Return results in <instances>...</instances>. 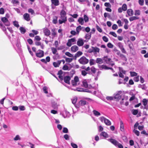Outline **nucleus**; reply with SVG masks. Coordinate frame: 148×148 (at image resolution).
Instances as JSON below:
<instances>
[{
  "instance_id": "45",
  "label": "nucleus",
  "mask_w": 148,
  "mask_h": 148,
  "mask_svg": "<svg viewBox=\"0 0 148 148\" xmlns=\"http://www.w3.org/2000/svg\"><path fill=\"white\" fill-rule=\"evenodd\" d=\"M119 71L120 72H121L123 74H126V71L125 70H124L123 68L122 67H119Z\"/></svg>"
},
{
  "instance_id": "14",
  "label": "nucleus",
  "mask_w": 148,
  "mask_h": 148,
  "mask_svg": "<svg viewBox=\"0 0 148 148\" xmlns=\"http://www.w3.org/2000/svg\"><path fill=\"white\" fill-rule=\"evenodd\" d=\"M79 104L81 106H84L85 105L88 106V102L85 100H81L79 102Z\"/></svg>"
},
{
  "instance_id": "42",
  "label": "nucleus",
  "mask_w": 148,
  "mask_h": 148,
  "mask_svg": "<svg viewBox=\"0 0 148 148\" xmlns=\"http://www.w3.org/2000/svg\"><path fill=\"white\" fill-rule=\"evenodd\" d=\"M84 19L85 23H87L89 21V18L86 14L84 15Z\"/></svg>"
},
{
  "instance_id": "64",
  "label": "nucleus",
  "mask_w": 148,
  "mask_h": 148,
  "mask_svg": "<svg viewBox=\"0 0 148 148\" xmlns=\"http://www.w3.org/2000/svg\"><path fill=\"white\" fill-rule=\"evenodd\" d=\"M107 46L110 48H112L114 47V45L110 42H109L107 44Z\"/></svg>"
},
{
  "instance_id": "35",
  "label": "nucleus",
  "mask_w": 148,
  "mask_h": 148,
  "mask_svg": "<svg viewBox=\"0 0 148 148\" xmlns=\"http://www.w3.org/2000/svg\"><path fill=\"white\" fill-rule=\"evenodd\" d=\"M116 45L120 49L124 47L123 44L120 42L117 43H116Z\"/></svg>"
},
{
  "instance_id": "48",
  "label": "nucleus",
  "mask_w": 148,
  "mask_h": 148,
  "mask_svg": "<svg viewBox=\"0 0 148 148\" xmlns=\"http://www.w3.org/2000/svg\"><path fill=\"white\" fill-rule=\"evenodd\" d=\"M76 91L79 92H84L85 91V90H86V89H84L83 88H76Z\"/></svg>"
},
{
  "instance_id": "29",
  "label": "nucleus",
  "mask_w": 148,
  "mask_h": 148,
  "mask_svg": "<svg viewBox=\"0 0 148 148\" xmlns=\"http://www.w3.org/2000/svg\"><path fill=\"white\" fill-rule=\"evenodd\" d=\"M78 21L81 25H83L84 23V19L82 17H79L78 20Z\"/></svg>"
},
{
  "instance_id": "56",
  "label": "nucleus",
  "mask_w": 148,
  "mask_h": 148,
  "mask_svg": "<svg viewBox=\"0 0 148 148\" xmlns=\"http://www.w3.org/2000/svg\"><path fill=\"white\" fill-rule=\"evenodd\" d=\"M73 60V58H66V62L68 63L71 62Z\"/></svg>"
},
{
  "instance_id": "4",
  "label": "nucleus",
  "mask_w": 148,
  "mask_h": 148,
  "mask_svg": "<svg viewBox=\"0 0 148 148\" xmlns=\"http://www.w3.org/2000/svg\"><path fill=\"white\" fill-rule=\"evenodd\" d=\"M78 62L83 65H85L87 64L89 62V60L84 56L81 57L78 60Z\"/></svg>"
},
{
  "instance_id": "61",
  "label": "nucleus",
  "mask_w": 148,
  "mask_h": 148,
  "mask_svg": "<svg viewBox=\"0 0 148 148\" xmlns=\"http://www.w3.org/2000/svg\"><path fill=\"white\" fill-rule=\"evenodd\" d=\"M18 107L20 111H24L25 110V107L24 106H19Z\"/></svg>"
},
{
  "instance_id": "46",
  "label": "nucleus",
  "mask_w": 148,
  "mask_h": 148,
  "mask_svg": "<svg viewBox=\"0 0 148 148\" xmlns=\"http://www.w3.org/2000/svg\"><path fill=\"white\" fill-rule=\"evenodd\" d=\"M70 137V136L67 134H65L63 136V138L67 140H69Z\"/></svg>"
},
{
  "instance_id": "60",
  "label": "nucleus",
  "mask_w": 148,
  "mask_h": 148,
  "mask_svg": "<svg viewBox=\"0 0 148 148\" xmlns=\"http://www.w3.org/2000/svg\"><path fill=\"white\" fill-rule=\"evenodd\" d=\"M82 52L80 51H79L77 52V53L75 54L76 56L78 57L81 56L82 54Z\"/></svg>"
},
{
  "instance_id": "20",
  "label": "nucleus",
  "mask_w": 148,
  "mask_h": 148,
  "mask_svg": "<svg viewBox=\"0 0 148 148\" xmlns=\"http://www.w3.org/2000/svg\"><path fill=\"white\" fill-rule=\"evenodd\" d=\"M75 73V71L74 69H72L71 71L70 72H67L66 73L72 77H73V75Z\"/></svg>"
},
{
  "instance_id": "13",
  "label": "nucleus",
  "mask_w": 148,
  "mask_h": 148,
  "mask_svg": "<svg viewBox=\"0 0 148 148\" xmlns=\"http://www.w3.org/2000/svg\"><path fill=\"white\" fill-rule=\"evenodd\" d=\"M98 66L99 68L101 70H102L103 69L105 70H108L109 67L106 65L104 64H103L102 65H98Z\"/></svg>"
},
{
  "instance_id": "19",
  "label": "nucleus",
  "mask_w": 148,
  "mask_h": 148,
  "mask_svg": "<svg viewBox=\"0 0 148 148\" xmlns=\"http://www.w3.org/2000/svg\"><path fill=\"white\" fill-rule=\"evenodd\" d=\"M92 48V49L93 52L94 53H99V49L97 47H91Z\"/></svg>"
},
{
  "instance_id": "55",
  "label": "nucleus",
  "mask_w": 148,
  "mask_h": 148,
  "mask_svg": "<svg viewBox=\"0 0 148 148\" xmlns=\"http://www.w3.org/2000/svg\"><path fill=\"white\" fill-rule=\"evenodd\" d=\"M104 16L105 18L108 17V18H110L111 17V16L110 14L108 13L105 12L104 14Z\"/></svg>"
},
{
  "instance_id": "26",
  "label": "nucleus",
  "mask_w": 148,
  "mask_h": 148,
  "mask_svg": "<svg viewBox=\"0 0 148 148\" xmlns=\"http://www.w3.org/2000/svg\"><path fill=\"white\" fill-rule=\"evenodd\" d=\"M83 86L85 88H88V83L86 79L84 80L82 82Z\"/></svg>"
},
{
  "instance_id": "8",
  "label": "nucleus",
  "mask_w": 148,
  "mask_h": 148,
  "mask_svg": "<svg viewBox=\"0 0 148 148\" xmlns=\"http://www.w3.org/2000/svg\"><path fill=\"white\" fill-rule=\"evenodd\" d=\"M71 77L69 75H66L63 77V80L65 83L68 84H70V80Z\"/></svg>"
},
{
  "instance_id": "2",
  "label": "nucleus",
  "mask_w": 148,
  "mask_h": 148,
  "mask_svg": "<svg viewBox=\"0 0 148 148\" xmlns=\"http://www.w3.org/2000/svg\"><path fill=\"white\" fill-rule=\"evenodd\" d=\"M108 140L114 145L115 146L118 148H123V145L114 139L110 138L108 139Z\"/></svg>"
},
{
  "instance_id": "31",
  "label": "nucleus",
  "mask_w": 148,
  "mask_h": 148,
  "mask_svg": "<svg viewBox=\"0 0 148 148\" xmlns=\"http://www.w3.org/2000/svg\"><path fill=\"white\" fill-rule=\"evenodd\" d=\"M95 60L93 59H90L89 60V64L90 66L95 65L96 64Z\"/></svg>"
},
{
  "instance_id": "25",
  "label": "nucleus",
  "mask_w": 148,
  "mask_h": 148,
  "mask_svg": "<svg viewBox=\"0 0 148 148\" xmlns=\"http://www.w3.org/2000/svg\"><path fill=\"white\" fill-rule=\"evenodd\" d=\"M60 64V62L59 60L57 62H54L53 63V65L55 67H59Z\"/></svg>"
},
{
  "instance_id": "40",
  "label": "nucleus",
  "mask_w": 148,
  "mask_h": 148,
  "mask_svg": "<svg viewBox=\"0 0 148 148\" xmlns=\"http://www.w3.org/2000/svg\"><path fill=\"white\" fill-rule=\"evenodd\" d=\"M12 23L13 25L15 27L17 28L19 27V25L18 24V21H15L13 22Z\"/></svg>"
},
{
  "instance_id": "16",
  "label": "nucleus",
  "mask_w": 148,
  "mask_h": 148,
  "mask_svg": "<svg viewBox=\"0 0 148 148\" xmlns=\"http://www.w3.org/2000/svg\"><path fill=\"white\" fill-rule=\"evenodd\" d=\"M16 45L18 48V50L20 51H21V46L20 41L19 40L18 38L16 41Z\"/></svg>"
},
{
  "instance_id": "63",
  "label": "nucleus",
  "mask_w": 148,
  "mask_h": 148,
  "mask_svg": "<svg viewBox=\"0 0 148 148\" xmlns=\"http://www.w3.org/2000/svg\"><path fill=\"white\" fill-rule=\"evenodd\" d=\"M122 138L124 142H126L128 141L127 137L125 136H122Z\"/></svg>"
},
{
  "instance_id": "41",
  "label": "nucleus",
  "mask_w": 148,
  "mask_h": 148,
  "mask_svg": "<svg viewBox=\"0 0 148 148\" xmlns=\"http://www.w3.org/2000/svg\"><path fill=\"white\" fill-rule=\"evenodd\" d=\"M130 76L132 77H133L134 76H136L138 74L136 72L134 71H130Z\"/></svg>"
},
{
  "instance_id": "34",
  "label": "nucleus",
  "mask_w": 148,
  "mask_h": 148,
  "mask_svg": "<svg viewBox=\"0 0 148 148\" xmlns=\"http://www.w3.org/2000/svg\"><path fill=\"white\" fill-rule=\"evenodd\" d=\"M93 112L94 115L95 116H98L101 115L100 113L95 110H94L93 111Z\"/></svg>"
},
{
  "instance_id": "10",
  "label": "nucleus",
  "mask_w": 148,
  "mask_h": 148,
  "mask_svg": "<svg viewBox=\"0 0 148 148\" xmlns=\"http://www.w3.org/2000/svg\"><path fill=\"white\" fill-rule=\"evenodd\" d=\"M127 15H126V17H128V16H131L134 14V12L133 10L131 9H129L127 10Z\"/></svg>"
},
{
  "instance_id": "49",
  "label": "nucleus",
  "mask_w": 148,
  "mask_h": 148,
  "mask_svg": "<svg viewBox=\"0 0 148 148\" xmlns=\"http://www.w3.org/2000/svg\"><path fill=\"white\" fill-rule=\"evenodd\" d=\"M14 141H17L18 140H20L21 139V138L18 135H17L13 138Z\"/></svg>"
},
{
  "instance_id": "17",
  "label": "nucleus",
  "mask_w": 148,
  "mask_h": 148,
  "mask_svg": "<svg viewBox=\"0 0 148 148\" xmlns=\"http://www.w3.org/2000/svg\"><path fill=\"white\" fill-rule=\"evenodd\" d=\"M52 4L54 6H58L60 5L59 0H51Z\"/></svg>"
},
{
  "instance_id": "32",
  "label": "nucleus",
  "mask_w": 148,
  "mask_h": 148,
  "mask_svg": "<svg viewBox=\"0 0 148 148\" xmlns=\"http://www.w3.org/2000/svg\"><path fill=\"white\" fill-rule=\"evenodd\" d=\"M139 17L136 16H131L129 18V20L130 21L132 22L134 20L138 19Z\"/></svg>"
},
{
  "instance_id": "24",
  "label": "nucleus",
  "mask_w": 148,
  "mask_h": 148,
  "mask_svg": "<svg viewBox=\"0 0 148 148\" xmlns=\"http://www.w3.org/2000/svg\"><path fill=\"white\" fill-rule=\"evenodd\" d=\"M104 123L107 125H111V121L108 119L106 118L104 120Z\"/></svg>"
},
{
  "instance_id": "53",
  "label": "nucleus",
  "mask_w": 148,
  "mask_h": 148,
  "mask_svg": "<svg viewBox=\"0 0 148 148\" xmlns=\"http://www.w3.org/2000/svg\"><path fill=\"white\" fill-rule=\"evenodd\" d=\"M51 49L53 53L55 54L57 52V50L56 48L52 47L51 48Z\"/></svg>"
},
{
  "instance_id": "3",
  "label": "nucleus",
  "mask_w": 148,
  "mask_h": 148,
  "mask_svg": "<svg viewBox=\"0 0 148 148\" xmlns=\"http://www.w3.org/2000/svg\"><path fill=\"white\" fill-rule=\"evenodd\" d=\"M121 91H119L116 92L114 95V99H116V101H119L120 100L122 99V100H124V98H122V96L121 94L122 93Z\"/></svg>"
},
{
  "instance_id": "21",
  "label": "nucleus",
  "mask_w": 148,
  "mask_h": 148,
  "mask_svg": "<svg viewBox=\"0 0 148 148\" xmlns=\"http://www.w3.org/2000/svg\"><path fill=\"white\" fill-rule=\"evenodd\" d=\"M108 134L105 132H102L100 134V136L103 137L105 138H106L108 137Z\"/></svg>"
},
{
  "instance_id": "43",
  "label": "nucleus",
  "mask_w": 148,
  "mask_h": 148,
  "mask_svg": "<svg viewBox=\"0 0 148 148\" xmlns=\"http://www.w3.org/2000/svg\"><path fill=\"white\" fill-rule=\"evenodd\" d=\"M121 8H122L124 11H126L127 10V6L125 3H124L123 4Z\"/></svg>"
},
{
  "instance_id": "37",
  "label": "nucleus",
  "mask_w": 148,
  "mask_h": 148,
  "mask_svg": "<svg viewBox=\"0 0 148 148\" xmlns=\"http://www.w3.org/2000/svg\"><path fill=\"white\" fill-rule=\"evenodd\" d=\"M58 18L57 16H55L53 17V24H56L58 23Z\"/></svg>"
},
{
  "instance_id": "58",
  "label": "nucleus",
  "mask_w": 148,
  "mask_h": 148,
  "mask_svg": "<svg viewBox=\"0 0 148 148\" xmlns=\"http://www.w3.org/2000/svg\"><path fill=\"white\" fill-rule=\"evenodd\" d=\"M140 11L139 10H136L134 11V15L135 16L139 15L140 14Z\"/></svg>"
},
{
  "instance_id": "39",
  "label": "nucleus",
  "mask_w": 148,
  "mask_h": 148,
  "mask_svg": "<svg viewBox=\"0 0 148 148\" xmlns=\"http://www.w3.org/2000/svg\"><path fill=\"white\" fill-rule=\"evenodd\" d=\"M138 112V109H133L132 110V114L134 115H137Z\"/></svg>"
},
{
  "instance_id": "54",
  "label": "nucleus",
  "mask_w": 148,
  "mask_h": 148,
  "mask_svg": "<svg viewBox=\"0 0 148 148\" xmlns=\"http://www.w3.org/2000/svg\"><path fill=\"white\" fill-rule=\"evenodd\" d=\"M106 99L108 101H112L114 100V96H107Z\"/></svg>"
},
{
  "instance_id": "9",
  "label": "nucleus",
  "mask_w": 148,
  "mask_h": 148,
  "mask_svg": "<svg viewBox=\"0 0 148 148\" xmlns=\"http://www.w3.org/2000/svg\"><path fill=\"white\" fill-rule=\"evenodd\" d=\"M83 40L82 38H79L78 39L77 42V45L79 47L82 46L84 44Z\"/></svg>"
},
{
  "instance_id": "7",
  "label": "nucleus",
  "mask_w": 148,
  "mask_h": 148,
  "mask_svg": "<svg viewBox=\"0 0 148 148\" xmlns=\"http://www.w3.org/2000/svg\"><path fill=\"white\" fill-rule=\"evenodd\" d=\"M38 51V52L36 53V56L37 57L41 58L44 56V53L43 51L39 49Z\"/></svg>"
},
{
  "instance_id": "36",
  "label": "nucleus",
  "mask_w": 148,
  "mask_h": 148,
  "mask_svg": "<svg viewBox=\"0 0 148 148\" xmlns=\"http://www.w3.org/2000/svg\"><path fill=\"white\" fill-rule=\"evenodd\" d=\"M142 102L144 106H146L148 103V99H143L142 100Z\"/></svg>"
},
{
  "instance_id": "12",
  "label": "nucleus",
  "mask_w": 148,
  "mask_h": 148,
  "mask_svg": "<svg viewBox=\"0 0 148 148\" xmlns=\"http://www.w3.org/2000/svg\"><path fill=\"white\" fill-rule=\"evenodd\" d=\"M23 18L25 20L29 21L31 19L30 15L27 13H25L23 15Z\"/></svg>"
},
{
  "instance_id": "57",
  "label": "nucleus",
  "mask_w": 148,
  "mask_h": 148,
  "mask_svg": "<svg viewBox=\"0 0 148 148\" xmlns=\"http://www.w3.org/2000/svg\"><path fill=\"white\" fill-rule=\"evenodd\" d=\"M120 57L121 58V59L123 60H124L125 61H127V58L123 54H121V56H120Z\"/></svg>"
},
{
  "instance_id": "1",
  "label": "nucleus",
  "mask_w": 148,
  "mask_h": 148,
  "mask_svg": "<svg viewBox=\"0 0 148 148\" xmlns=\"http://www.w3.org/2000/svg\"><path fill=\"white\" fill-rule=\"evenodd\" d=\"M66 11L62 9L60 12V18L62 19H59L58 22L59 24H62L63 23H65L67 21V17L66 16Z\"/></svg>"
},
{
  "instance_id": "18",
  "label": "nucleus",
  "mask_w": 148,
  "mask_h": 148,
  "mask_svg": "<svg viewBox=\"0 0 148 148\" xmlns=\"http://www.w3.org/2000/svg\"><path fill=\"white\" fill-rule=\"evenodd\" d=\"M78 50V47L76 45L72 46L71 48V50L73 52H75Z\"/></svg>"
},
{
  "instance_id": "51",
  "label": "nucleus",
  "mask_w": 148,
  "mask_h": 148,
  "mask_svg": "<svg viewBox=\"0 0 148 148\" xmlns=\"http://www.w3.org/2000/svg\"><path fill=\"white\" fill-rule=\"evenodd\" d=\"M62 132L64 133H69V130L66 127H64L62 130Z\"/></svg>"
},
{
  "instance_id": "44",
  "label": "nucleus",
  "mask_w": 148,
  "mask_h": 148,
  "mask_svg": "<svg viewBox=\"0 0 148 148\" xmlns=\"http://www.w3.org/2000/svg\"><path fill=\"white\" fill-rule=\"evenodd\" d=\"M39 63L47 71L49 72V69H50V66H49L48 67H47L45 65L42 64H41L40 62Z\"/></svg>"
},
{
  "instance_id": "52",
  "label": "nucleus",
  "mask_w": 148,
  "mask_h": 148,
  "mask_svg": "<svg viewBox=\"0 0 148 148\" xmlns=\"http://www.w3.org/2000/svg\"><path fill=\"white\" fill-rule=\"evenodd\" d=\"M41 40V38L39 36H36L34 39V41H39Z\"/></svg>"
},
{
  "instance_id": "6",
  "label": "nucleus",
  "mask_w": 148,
  "mask_h": 148,
  "mask_svg": "<svg viewBox=\"0 0 148 148\" xmlns=\"http://www.w3.org/2000/svg\"><path fill=\"white\" fill-rule=\"evenodd\" d=\"M60 114L64 118H68L70 116V113L66 110H64L63 113L61 112Z\"/></svg>"
},
{
  "instance_id": "38",
  "label": "nucleus",
  "mask_w": 148,
  "mask_h": 148,
  "mask_svg": "<svg viewBox=\"0 0 148 148\" xmlns=\"http://www.w3.org/2000/svg\"><path fill=\"white\" fill-rule=\"evenodd\" d=\"M96 63L99 64H101L103 63L102 60L101 58H97L95 60Z\"/></svg>"
},
{
  "instance_id": "28",
  "label": "nucleus",
  "mask_w": 148,
  "mask_h": 148,
  "mask_svg": "<svg viewBox=\"0 0 148 148\" xmlns=\"http://www.w3.org/2000/svg\"><path fill=\"white\" fill-rule=\"evenodd\" d=\"M91 34L92 32H90L89 34H86L84 37V38L88 40L90 39L91 36Z\"/></svg>"
},
{
  "instance_id": "47",
  "label": "nucleus",
  "mask_w": 148,
  "mask_h": 148,
  "mask_svg": "<svg viewBox=\"0 0 148 148\" xmlns=\"http://www.w3.org/2000/svg\"><path fill=\"white\" fill-rule=\"evenodd\" d=\"M1 20L2 22L4 24L8 21V20L6 17H2L1 18Z\"/></svg>"
},
{
  "instance_id": "33",
  "label": "nucleus",
  "mask_w": 148,
  "mask_h": 148,
  "mask_svg": "<svg viewBox=\"0 0 148 148\" xmlns=\"http://www.w3.org/2000/svg\"><path fill=\"white\" fill-rule=\"evenodd\" d=\"M84 28V27H82L81 25H79L78 26H77L76 29V31L77 34H78L79 33V31L81 30L82 28L83 29V28Z\"/></svg>"
},
{
  "instance_id": "27",
  "label": "nucleus",
  "mask_w": 148,
  "mask_h": 148,
  "mask_svg": "<svg viewBox=\"0 0 148 148\" xmlns=\"http://www.w3.org/2000/svg\"><path fill=\"white\" fill-rule=\"evenodd\" d=\"M67 65V63H66L63 66L62 69L64 70H70V69L69 68V66H68Z\"/></svg>"
},
{
  "instance_id": "23",
  "label": "nucleus",
  "mask_w": 148,
  "mask_h": 148,
  "mask_svg": "<svg viewBox=\"0 0 148 148\" xmlns=\"http://www.w3.org/2000/svg\"><path fill=\"white\" fill-rule=\"evenodd\" d=\"M87 74L90 75H91V73L90 72H87L85 70H83L81 71V74L83 76H85Z\"/></svg>"
},
{
  "instance_id": "30",
  "label": "nucleus",
  "mask_w": 148,
  "mask_h": 148,
  "mask_svg": "<svg viewBox=\"0 0 148 148\" xmlns=\"http://www.w3.org/2000/svg\"><path fill=\"white\" fill-rule=\"evenodd\" d=\"M19 30L21 33L22 34H24L26 32V30L25 28L22 27H21L19 28Z\"/></svg>"
},
{
  "instance_id": "62",
  "label": "nucleus",
  "mask_w": 148,
  "mask_h": 148,
  "mask_svg": "<svg viewBox=\"0 0 148 148\" xmlns=\"http://www.w3.org/2000/svg\"><path fill=\"white\" fill-rule=\"evenodd\" d=\"M65 54L66 56L70 57H72L73 56V55L69 52H66Z\"/></svg>"
},
{
  "instance_id": "15",
  "label": "nucleus",
  "mask_w": 148,
  "mask_h": 148,
  "mask_svg": "<svg viewBox=\"0 0 148 148\" xmlns=\"http://www.w3.org/2000/svg\"><path fill=\"white\" fill-rule=\"evenodd\" d=\"M43 32L45 35L47 36H49L51 34L50 31L47 28L43 30Z\"/></svg>"
},
{
  "instance_id": "5",
  "label": "nucleus",
  "mask_w": 148,
  "mask_h": 148,
  "mask_svg": "<svg viewBox=\"0 0 148 148\" xmlns=\"http://www.w3.org/2000/svg\"><path fill=\"white\" fill-rule=\"evenodd\" d=\"M85 70L87 72H89L91 73V75L93 74H95L96 71V69L94 66H92L90 68L89 66L86 68Z\"/></svg>"
},
{
  "instance_id": "11",
  "label": "nucleus",
  "mask_w": 148,
  "mask_h": 148,
  "mask_svg": "<svg viewBox=\"0 0 148 148\" xmlns=\"http://www.w3.org/2000/svg\"><path fill=\"white\" fill-rule=\"evenodd\" d=\"M51 106L55 110H57L58 108V105L56 102L54 101L51 102Z\"/></svg>"
},
{
  "instance_id": "59",
  "label": "nucleus",
  "mask_w": 148,
  "mask_h": 148,
  "mask_svg": "<svg viewBox=\"0 0 148 148\" xmlns=\"http://www.w3.org/2000/svg\"><path fill=\"white\" fill-rule=\"evenodd\" d=\"M71 145L73 148H77L78 147L77 145L73 142L71 143Z\"/></svg>"
},
{
  "instance_id": "50",
  "label": "nucleus",
  "mask_w": 148,
  "mask_h": 148,
  "mask_svg": "<svg viewBox=\"0 0 148 148\" xmlns=\"http://www.w3.org/2000/svg\"><path fill=\"white\" fill-rule=\"evenodd\" d=\"M11 2L14 4L17 5L19 3V2L18 0H12Z\"/></svg>"
},
{
  "instance_id": "22",
  "label": "nucleus",
  "mask_w": 148,
  "mask_h": 148,
  "mask_svg": "<svg viewBox=\"0 0 148 148\" xmlns=\"http://www.w3.org/2000/svg\"><path fill=\"white\" fill-rule=\"evenodd\" d=\"M120 130L122 132H123L124 131V129L123 122L121 120L120 121Z\"/></svg>"
}]
</instances>
